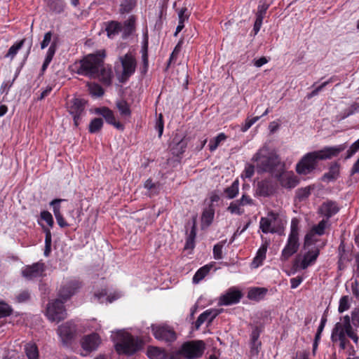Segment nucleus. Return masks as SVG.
I'll list each match as a JSON object with an SVG mask.
<instances>
[{"label":"nucleus","instance_id":"obj_1","mask_svg":"<svg viewBox=\"0 0 359 359\" xmlns=\"http://www.w3.org/2000/svg\"><path fill=\"white\" fill-rule=\"evenodd\" d=\"M346 144L335 147H325L323 149L306 154L296 165V172L299 175H308L313 172L319 160H326L337 156L346 148Z\"/></svg>","mask_w":359,"mask_h":359},{"label":"nucleus","instance_id":"obj_2","mask_svg":"<svg viewBox=\"0 0 359 359\" xmlns=\"http://www.w3.org/2000/svg\"><path fill=\"white\" fill-rule=\"evenodd\" d=\"M104 54L91 53L85 55L74 64V71L79 75L90 79L95 78L102 65Z\"/></svg>","mask_w":359,"mask_h":359},{"label":"nucleus","instance_id":"obj_3","mask_svg":"<svg viewBox=\"0 0 359 359\" xmlns=\"http://www.w3.org/2000/svg\"><path fill=\"white\" fill-rule=\"evenodd\" d=\"M205 349V344L202 340H193L184 342L181 347L171 357L177 359L182 356L186 359H197L201 358Z\"/></svg>","mask_w":359,"mask_h":359},{"label":"nucleus","instance_id":"obj_4","mask_svg":"<svg viewBox=\"0 0 359 359\" xmlns=\"http://www.w3.org/2000/svg\"><path fill=\"white\" fill-rule=\"evenodd\" d=\"M256 162L258 172H269L273 174L280 165L278 156L273 154H264L262 149L259 150L252 157Z\"/></svg>","mask_w":359,"mask_h":359},{"label":"nucleus","instance_id":"obj_5","mask_svg":"<svg viewBox=\"0 0 359 359\" xmlns=\"http://www.w3.org/2000/svg\"><path fill=\"white\" fill-rule=\"evenodd\" d=\"M299 248V221L293 218L290 224V232L284 248L281 252L280 259L285 262L294 255Z\"/></svg>","mask_w":359,"mask_h":359},{"label":"nucleus","instance_id":"obj_6","mask_svg":"<svg viewBox=\"0 0 359 359\" xmlns=\"http://www.w3.org/2000/svg\"><path fill=\"white\" fill-rule=\"evenodd\" d=\"M143 346L142 341L130 334L124 335L115 347L118 353L131 355L140 350Z\"/></svg>","mask_w":359,"mask_h":359},{"label":"nucleus","instance_id":"obj_7","mask_svg":"<svg viewBox=\"0 0 359 359\" xmlns=\"http://www.w3.org/2000/svg\"><path fill=\"white\" fill-rule=\"evenodd\" d=\"M151 330L155 339L158 341L170 344L177 340V334L174 328L167 324H152Z\"/></svg>","mask_w":359,"mask_h":359},{"label":"nucleus","instance_id":"obj_8","mask_svg":"<svg viewBox=\"0 0 359 359\" xmlns=\"http://www.w3.org/2000/svg\"><path fill=\"white\" fill-rule=\"evenodd\" d=\"M86 101L81 98H73L67 102L68 112L72 116L74 124L78 127L82 118L86 115Z\"/></svg>","mask_w":359,"mask_h":359},{"label":"nucleus","instance_id":"obj_9","mask_svg":"<svg viewBox=\"0 0 359 359\" xmlns=\"http://www.w3.org/2000/svg\"><path fill=\"white\" fill-rule=\"evenodd\" d=\"M65 302L60 299L48 304L46 316L50 320L59 322L66 318L67 312L64 306Z\"/></svg>","mask_w":359,"mask_h":359},{"label":"nucleus","instance_id":"obj_10","mask_svg":"<svg viewBox=\"0 0 359 359\" xmlns=\"http://www.w3.org/2000/svg\"><path fill=\"white\" fill-rule=\"evenodd\" d=\"M120 60L123 67L120 81L124 83L135 73L137 62L135 57L130 53H126L120 58Z\"/></svg>","mask_w":359,"mask_h":359},{"label":"nucleus","instance_id":"obj_11","mask_svg":"<svg viewBox=\"0 0 359 359\" xmlns=\"http://www.w3.org/2000/svg\"><path fill=\"white\" fill-rule=\"evenodd\" d=\"M82 283L76 278L67 280L61 286L58 296L64 301L69 299L81 287Z\"/></svg>","mask_w":359,"mask_h":359},{"label":"nucleus","instance_id":"obj_12","mask_svg":"<svg viewBox=\"0 0 359 359\" xmlns=\"http://www.w3.org/2000/svg\"><path fill=\"white\" fill-rule=\"evenodd\" d=\"M243 297V292L236 287H229L224 294H222L218 300L219 306H230L240 302Z\"/></svg>","mask_w":359,"mask_h":359},{"label":"nucleus","instance_id":"obj_13","mask_svg":"<svg viewBox=\"0 0 359 359\" xmlns=\"http://www.w3.org/2000/svg\"><path fill=\"white\" fill-rule=\"evenodd\" d=\"M76 332V325L68 321L58 327L57 333L61 338L62 343L65 345L70 344L74 339Z\"/></svg>","mask_w":359,"mask_h":359},{"label":"nucleus","instance_id":"obj_14","mask_svg":"<svg viewBox=\"0 0 359 359\" xmlns=\"http://www.w3.org/2000/svg\"><path fill=\"white\" fill-rule=\"evenodd\" d=\"M45 271V264L39 262L33 264L32 265L26 266L22 270V275L27 280H33L43 277L44 276Z\"/></svg>","mask_w":359,"mask_h":359},{"label":"nucleus","instance_id":"obj_15","mask_svg":"<svg viewBox=\"0 0 359 359\" xmlns=\"http://www.w3.org/2000/svg\"><path fill=\"white\" fill-rule=\"evenodd\" d=\"M252 205H254L253 199L249 195L243 194L240 199L235 200L229 204L227 210L231 214L241 215L244 213V209L242 207Z\"/></svg>","mask_w":359,"mask_h":359},{"label":"nucleus","instance_id":"obj_16","mask_svg":"<svg viewBox=\"0 0 359 359\" xmlns=\"http://www.w3.org/2000/svg\"><path fill=\"white\" fill-rule=\"evenodd\" d=\"M280 185L287 189H292L299 183V178L293 172H282L276 175Z\"/></svg>","mask_w":359,"mask_h":359},{"label":"nucleus","instance_id":"obj_17","mask_svg":"<svg viewBox=\"0 0 359 359\" xmlns=\"http://www.w3.org/2000/svg\"><path fill=\"white\" fill-rule=\"evenodd\" d=\"M95 113L101 115L108 124L113 126L116 129L121 131L124 130L123 124L116 119L114 111L109 108L107 107H97L95 108Z\"/></svg>","mask_w":359,"mask_h":359},{"label":"nucleus","instance_id":"obj_18","mask_svg":"<svg viewBox=\"0 0 359 359\" xmlns=\"http://www.w3.org/2000/svg\"><path fill=\"white\" fill-rule=\"evenodd\" d=\"M187 147V141L185 136L176 133L170 143L169 147L173 156H180L182 155Z\"/></svg>","mask_w":359,"mask_h":359},{"label":"nucleus","instance_id":"obj_19","mask_svg":"<svg viewBox=\"0 0 359 359\" xmlns=\"http://www.w3.org/2000/svg\"><path fill=\"white\" fill-rule=\"evenodd\" d=\"M278 217V214L270 211L268 212V217H262L259 222V228L264 233H274L277 232V229L272 226V222H275Z\"/></svg>","mask_w":359,"mask_h":359},{"label":"nucleus","instance_id":"obj_20","mask_svg":"<svg viewBox=\"0 0 359 359\" xmlns=\"http://www.w3.org/2000/svg\"><path fill=\"white\" fill-rule=\"evenodd\" d=\"M320 255V250L316 248L314 250H309L304 255L303 259L299 264V260L296 259L294 262V267H299L302 269H307L310 265L315 263Z\"/></svg>","mask_w":359,"mask_h":359},{"label":"nucleus","instance_id":"obj_21","mask_svg":"<svg viewBox=\"0 0 359 359\" xmlns=\"http://www.w3.org/2000/svg\"><path fill=\"white\" fill-rule=\"evenodd\" d=\"M276 192V186L270 178L257 182L256 193L257 195L268 197Z\"/></svg>","mask_w":359,"mask_h":359},{"label":"nucleus","instance_id":"obj_22","mask_svg":"<svg viewBox=\"0 0 359 359\" xmlns=\"http://www.w3.org/2000/svg\"><path fill=\"white\" fill-rule=\"evenodd\" d=\"M100 343V337L96 333L84 336L81 341V347L87 352L95 350L98 347Z\"/></svg>","mask_w":359,"mask_h":359},{"label":"nucleus","instance_id":"obj_23","mask_svg":"<svg viewBox=\"0 0 359 359\" xmlns=\"http://www.w3.org/2000/svg\"><path fill=\"white\" fill-rule=\"evenodd\" d=\"M331 339L333 342L339 341V347L344 350L349 341L346 338L344 331L341 330V323H337L332 331Z\"/></svg>","mask_w":359,"mask_h":359},{"label":"nucleus","instance_id":"obj_24","mask_svg":"<svg viewBox=\"0 0 359 359\" xmlns=\"http://www.w3.org/2000/svg\"><path fill=\"white\" fill-rule=\"evenodd\" d=\"M219 312L217 310L208 309L203 311L197 318L194 323L196 330H198L202 324L208 322V325H210L214 319L218 316Z\"/></svg>","mask_w":359,"mask_h":359},{"label":"nucleus","instance_id":"obj_25","mask_svg":"<svg viewBox=\"0 0 359 359\" xmlns=\"http://www.w3.org/2000/svg\"><path fill=\"white\" fill-rule=\"evenodd\" d=\"M320 211L328 220L339 211V207L336 201H327L322 204Z\"/></svg>","mask_w":359,"mask_h":359},{"label":"nucleus","instance_id":"obj_26","mask_svg":"<svg viewBox=\"0 0 359 359\" xmlns=\"http://www.w3.org/2000/svg\"><path fill=\"white\" fill-rule=\"evenodd\" d=\"M95 79H98L105 85L111 84L112 79V71L109 65H105L104 60L102 65L99 68L98 73Z\"/></svg>","mask_w":359,"mask_h":359},{"label":"nucleus","instance_id":"obj_27","mask_svg":"<svg viewBox=\"0 0 359 359\" xmlns=\"http://www.w3.org/2000/svg\"><path fill=\"white\" fill-rule=\"evenodd\" d=\"M122 31V24L116 20L105 22V32L109 39H114Z\"/></svg>","mask_w":359,"mask_h":359},{"label":"nucleus","instance_id":"obj_28","mask_svg":"<svg viewBox=\"0 0 359 359\" xmlns=\"http://www.w3.org/2000/svg\"><path fill=\"white\" fill-rule=\"evenodd\" d=\"M136 17L133 15L129 16L122 25V38H128L135 31Z\"/></svg>","mask_w":359,"mask_h":359},{"label":"nucleus","instance_id":"obj_29","mask_svg":"<svg viewBox=\"0 0 359 359\" xmlns=\"http://www.w3.org/2000/svg\"><path fill=\"white\" fill-rule=\"evenodd\" d=\"M196 219H194L191 230L186 238V242L184 245V249L185 250H193L195 248V240L196 238Z\"/></svg>","mask_w":359,"mask_h":359},{"label":"nucleus","instance_id":"obj_30","mask_svg":"<svg viewBox=\"0 0 359 359\" xmlns=\"http://www.w3.org/2000/svg\"><path fill=\"white\" fill-rule=\"evenodd\" d=\"M268 290L265 287H252L248 292V298L254 301H259L265 297Z\"/></svg>","mask_w":359,"mask_h":359},{"label":"nucleus","instance_id":"obj_31","mask_svg":"<svg viewBox=\"0 0 359 359\" xmlns=\"http://www.w3.org/2000/svg\"><path fill=\"white\" fill-rule=\"evenodd\" d=\"M215 216V208L214 205L209 204L208 207L205 208L201 215V222L203 225L209 226L214 219Z\"/></svg>","mask_w":359,"mask_h":359},{"label":"nucleus","instance_id":"obj_32","mask_svg":"<svg viewBox=\"0 0 359 359\" xmlns=\"http://www.w3.org/2000/svg\"><path fill=\"white\" fill-rule=\"evenodd\" d=\"M339 168L340 166L338 163L335 162L332 163L329 168L328 172L323 175V180L328 182L337 180L339 175Z\"/></svg>","mask_w":359,"mask_h":359},{"label":"nucleus","instance_id":"obj_33","mask_svg":"<svg viewBox=\"0 0 359 359\" xmlns=\"http://www.w3.org/2000/svg\"><path fill=\"white\" fill-rule=\"evenodd\" d=\"M267 244H263L258 249L256 256L253 259L252 264L255 267H258L261 266L263 263V261L266 259V254L267 251Z\"/></svg>","mask_w":359,"mask_h":359},{"label":"nucleus","instance_id":"obj_34","mask_svg":"<svg viewBox=\"0 0 359 359\" xmlns=\"http://www.w3.org/2000/svg\"><path fill=\"white\" fill-rule=\"evenodd\" d=\"M212 267V264H206L198 269L193 277V283H198L202 280L210 272Z\"/></svg>","mask_w":359,"mask_h":359},{"label":"nucleus","instance_id":"obj_35","mask_svg":"<svg viewBox=\"0 0 359 359\" xmlns=\"http://www.w3.org/2000/svg\"><path fill=\"white\" fill-rule=\"evenodd\" d=\"M116 106L121 114L123 117H130L131 116V109L130 104L127 102V101L124 100H121L116 102Z\"/></svg>","mask_w":359,"mask_h":359},{"label":"nucleus","instance_id":"obj_36","mask_svg":"<svg viewBox=\"0 0 359 359\" xmlns=\"http://www.w3.org/2000/svg\"><path fill=\"white\" fill-rule=\"evenodd\" d=\"M147 355L150 359H165V351L156 346H149L147 349Z\"/></svg>","mask_w":359,"mask_h":359},{"label":"nucleus","instance_id":"obj_37","mask_svg":"<svg viewBox=\"0 0 359 359\" xmlns=\"http://www.w3.org/2000/svg\"><path fill=\"white\" fill-rule=\"evenodd\" d=\"M227 138V135H226L224 133H219L215 137L210 140L208 144L209 150L211 152L215 151L220 145V144L225 141Z\"/></svg>","mask_w":359,"mask_h":359},{"label":"nucleus","instance_id":"obj_38","mask_svg":"<svg viewBox=\"0 0 359 359\" xmlns=\"http://www.w3.org/2000/svg\"><path fill=\"white\" fill-rule=\"evenodd\" d=\"M50 11L55 13H61L64 11L65 3L63 0H49L48 3Z\"/></svg>","mask_w":359,"mask_h":359},{"label":"nucleus","instance_id":"obj_39","mask_svg":"<svg viewBox=\"0 0 359 359\" xmlns=\"http://www.w3.org/2000/svg\"><path fill=\"white\" fill-rule=\"evenodd\" d=\"M25 39L15 42L8 50L7 53L4 55V58H10L11 60L15 57L18 50L23 46Z\"/></svg>","mask_w":359,"mask_h":359},{"label":"nucleus","instance_id":"obj_40","mask_svg":"<svg viewBox=\"0 0 359 359\" xmlns=\"http://www.w3.org/2000/svg\"><path fill=\"white\" fill-rule=\"evenodd\" d=\"M25 351L28 359H39V349L36 344H27L25 346Z\"/></svg>","mask_w":359,"mask_h":359},{"label":"nucleus","instance_id":"obj_41","mask_svg":"<svg viewBox=\"0 0 359 359\" xmlns=\"http://www.w3.org/2000/svg\"><path fill=\"white\" fill-rule=\"evenodd\" d=\"M239 190V182L238 180H236L233 182L231 186L226 187L224 189V193L226 196V198L229 199H233L237 196L238 194Z\"/></svg>","mask_w":359,"mask_h":359},{"label":"nucleus","instance_id":"obj_42","mask_svg":"<svg viewBox=\"0 0 359 359\" xmlns=\"http://www.w3.org/2000/svg\"><path fill=\"white\" fill-rule=\"evenodd\" d=\"M314 189V186H307L306 187H302L296 191V198L299 201H302L309 197L311 191Z\"/></svg>","mask_w":359,"mask_h":359},{"label":"nucleus","instance_id":"obj_43","mask_svg":"<svg viewBox=\"0 0 359 359\" xmlns=\"http://www.w3.org/2000/svg\"><path fill=\"white\" fill-rule=\"evenodd\" d=\"M43 231L45 232V249L44 255L48 257L51 252V243H52V236L50 230L48 228L43 227Z\"/></svg>","mask_w":359,"mask_h":359},{"label":"nucleus","instance_id":"obj_44","mask_svg":"<svg viewBox=\"0 0 359 359\" xmlns=\"http://www.w3.org/2000/svg\"><path fill=\"white\" fill-rule=\"evenodd\" d=\"M103 121L101 118H95L91 120L89 126L88 131L90 133H97L103 127Z\"/></svg>","mask_w":359,"mask_h":359},{"label":"nucleus","instance_id":"obj_45","mask_svg":"<svg viewBox=\"0 0 359 359\" xmlns=\"http://www.w3.org/2000/svg\"><path fill=\"white\" fill-rule=\"evenodd\" d=\"M135 4L136 2L135 0H123L120 5V13H129L133 11Z\"/></svg>","mask_w":359,"mask_h":359},{"label":"nucleus","instance_id":"obj_46","mask_svg":"<svg viewBox=\"0 0 359 359\" xmlns=\"http://www.w3.org/2000/svg\"><path fill=\"white\" fill-rule=\"evenodd\" d=\"M327 220L323 219L317 225H315L311 229V233L318 236H322L325 233Z\"/></svg>","mask_w":359,"mask_h":359},{"label":"nucleus","instance_id":"obj_47","mask_svg":"<svg viewBox=\"0 0 359 359\" xmlns=\"http://www.w3.org/2000/svg\"><path fill=\"white\" fill-rule=\"evenodd\" d=\"M265 15L259 13L258 12L256 13V19L254 23L252 32H254V34L256 35L259 32L263 20L264 18Z\"/></svg>","mask_w":359,"mask_h":359},{"label":"nucleus","instance_id":"obj_48","mask_svg":"<svg viewBox=\"0 0 359 359\" xmlns=\"http://www.w3.org/2000/svg\"><path fill=\"white\" fill-rule=\"evenodd\" d=\"M107 295V290L106 288H102L100 290L95 292L92 302H97L98 303H104V299Z\"/></svg>","mask_w":359,"mask_h":359},{"label":"nucleus","instance_id":"obj_49","mask_svg":"<svg viewBox=\"0 0 359 359\" xmlns=\"http://www.w3.org/2000/svg\"><path fill=\"white\" fill-rule=\"evenodd\" d=\"M12 312L13 309L8 304L0 302V318L9 316Z\"/></svg>","mask_w":359,"mask_h":359},{"label":"nucleus","instance_id":"obj_50","mask_svg":"<svg viewBox=\"0 0 359 359\" xmlns=\"http://www.w3.org/2000/svg\"><path fill=\"white\" fill-rule=\"evenodd\" d=\"M226 241L219 242L213 247V256L215 259H221L222 258V248Z\"/></svg>","mask_w":359,"mask_h":359},{"label":"nucleus","instance_id":"obj_51","mask_svg":"<svg viewBox=\"0 0 359 359\" xmlns=\"http://www.w3.org/2000/svg\"><path fill=\"white\" fill-rule=\"evenodd\" d=\"M64 201H65V200L56 198V199L53 200L50 203V205L53 207V211L55 217L62 215L61 211H60V209H61L60 203H61V202H62Z\"/></svg>","mask_w":359,"mask_h":359},{"label":"nucleus","instance_id":"obj_52","mask_svg":"<svg viewBox=\"0 0 359 359\" xmlns=\"http://www.w3.org/2000/svg\"><path fill=\"white\" fill-rule=\"evenodd\" d=\"M57 50V43L56 41H53L48 49L46 53V55L45 57L46 61L50 62L55 54Z\"/></svg>","mask_w":359,"mask_h":359},{"label":"nucleus","instance_id":"obj_53","mask_svg":"<svg viewBox=\"0 0 359 359\" xmlns=\"http://www.w3.org/2000/svg\"><path fill=\"white\" fill-rule=\"evenodd\" d=\"M341 330L344 331L345 335L346 334L354 341V343L358 344L359 337L358 334L353 331L352 326L343 328V326L341 325Z\"/></svg>","mask_w":359,"mask_h":359},{"label":"nucleus","instance_id":"obj_54","mask_svg":"<svg viewBox=\"0 0 359 359\" xmlns=\"http://www.w3.org/2000/svg\"><path fill=\"white\" fill-rule=\"evenodd\" d=\"M359 110V103L353 102L344 111L343 118H347Z\"/></svg>","mask_w":359,"mask_h":359},{"label":"nucleus","instance_id":"obj_55","mask_svg":"<svg viewBox=\"0 0 359 359\" xmlns=\"http://www.w3.org/2000/svg\"><path fill=\"white\" fill-rule=\"evenodd\" d=\"M90 93L93 95L100 97L104 95V91L100 85L97 83H93L90 86Z\"/></svg>","mask_w":359,"mask_h":359},{"label":"nucleus","instance_id":"obj_56","mask_svg":"<svg viewBox=\"0 0 359 359\" xmlns=\"http://www.w3.org/2000/svg\"><path fill=\"white\" fill-rule=\"evenodd\" d=\"M41 218L44 220L50 227H53L54 224V220L52 215L47 210H43L41 212Z\"/></svg>","mask_w":359,"mask_h":359},{"label":"nucleus","instance_id":"obj_57","mask_svg":"<svg viewBox=\"0 0 359 359\" xmlns=\"http://www.w3.org/2000/svg\"><path fill=\"white\" fill-rule=\"evenodd\" d=\"M260 118H261V116H255L252 118H248L245 120V123L243 125V126L241 128V131L242 132L248 131L251 128V126L254 123H255Z\"/></svg>","mask_w":359,"mask_h":359},{"label":"nucleus","instance_id":"obj_58","mask_svg":"<svg viewBox=\"0 0 359 359\" xmlns=\"http://www.w3.org/2000/svg\"><path fill=\"white\" fill-rule=\"evenodd\" d=\"M350 307L348 303V298L347 296H344L340 299L338 311L339 313H343L347 311Z\"/></svg>","mask_w":359,"mask_h":359},{"label":"nucleus","instance_id":"obj_59","mask_svg":"<svg viewBox=\"0 0 359 359\" xmlns=\"http://www.w3.org/2000/svg\"><path fill=\"white\" fill-rule=\"evenodd\" d=\"M182 41H180L175 46L174 50H172V53L170 55L169 60L168 62V67L170 65L172 60H176L178 54L181 51L182 48Z\"/></svg>","mask_w":359,"mask_h":359},{"label":"nucleus","instance_id":"obj_60","mask_svg":"<svg viewBox=\"0 0 359 359\" xmlns=\"http://www.w3.org/2000/svg\"><path fill=\"white\" fill-rule=\"evenodd\" d=\"M30 298V294L28 290L21 291L15 297L16 302L18 303H24L27 302Z\"/></svg>","mask_w":359,"mask_h":359},{"label":"nucleus","instance_id":"obj_61","mask_svg":"<svg viewBox=\"0 0 359 359\" xmlns=\"http://www.w3.org/2000/svg\"><path fill=\"white\" fill-rule=\"evenodd\" d=\"M339 264H342L344 262L348 261V254L345 251V247L341 243L339 247Z\"/></svg>","mask_w":359,"mask_h":359},{"label":"nucleus","instance_id":"obj_62","mask_svg":"<svg viewBox=\"0 0 359 359\" xmlns=\"http://www.w3.org/2000/svg\"><path fill=\"white\" fill-rule=\"evenodd\" d=\"M163 128H164V122L163 118V115L161 114L156 120V129L157 130L158 133V137H161L163 133Z\"/></svg>","mask_w":359,"mask_h":359},{"label":"nucleus","instance_id":"obj_63","mask_svg":"<svg viewBox=\"0 0 359 359\" xmlns=\"http://www.w3.org/2000/svg\"><path fill=\"white\" fill-rule=\"evenodd\" d=\"M189 15L190 13L188 12L187 8H182L178 13L179 22H184L188 20Z\"/></svg>","mask_w":359,"mask_h":359},{"label":"nucleus","instance_id":"obj_64","mask_svg":"<svg viewBox=\"0 0 359 359\" xmlns=\"http://www.w3.org/2000/svg\"><path fill=\"white\" fill-rule=\"evenodd\" d=\"M359 150V139L352 144L349 149L347 151L346 158L351 157L355 153Z\"/></svg>","mask_w":359,"mask_h":359}]
</instances>
